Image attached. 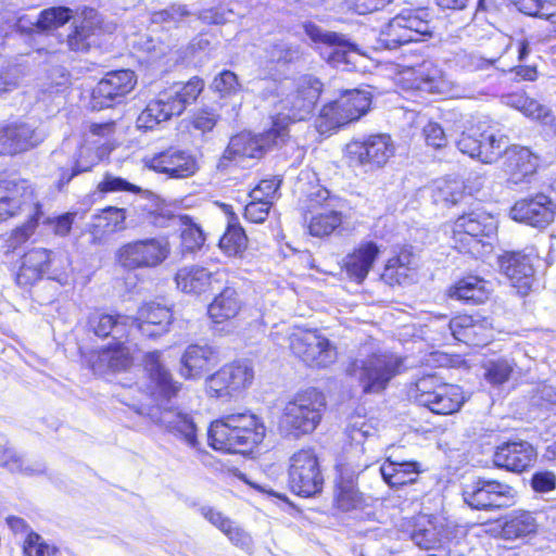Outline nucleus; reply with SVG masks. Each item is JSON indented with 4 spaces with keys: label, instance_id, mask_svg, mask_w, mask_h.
<instances>
[{
    "label": "nucleus",
    "instance_id": "1",
    "mask_svg": "<svg viewBox=\"0 0 556 556\" xmlns=\"http://www.w3.org/2000/svg\"><path fill=\"white\" fill-rule=\"evenodd\" d=\"M150 357L148 370L150 379L154 383L151 395L156 404L151 407L140 405L136 407V412L148 415L153 422L164 427L189 447L200 450L198 427L193 418L177 407L166 405L177 394L179 384L173 381L170 374L159 362V353H154Z\"/></svg>",
    "mask_w": 556,
    "mask_h": 556
},
{
    "label": "nucleus",
    "instance_id": "2",
    "mask_svg": "<svg viewBox=\"0 0 556 556\" xmlns=\"http://www.w3.org/2000/svg\"><path fill=\"white\" fill-rule=\"evenodd\" d=\"M265 433L266 427L256 415L236 413L213 421L207 438L215 450L243 454L258 445Z\"/></svg>",
    "mask_w": 556,
    "mask_h": 556
},
{
    "label": "nucleus",
    "instance_id": "3",
    "mask_svg": "<svg viewBox=\"0 0 556 556\" xmlns=\"http://www.w3.org/2000/svg\"><path fill=\"white\" fill-rule=\"evenodd\" d=\"M262 97L266 100L270 98H283L274 102L278 115L273 122H280L288 128L290 122L305 119L314 110L316 102L323 90L321 81L311 75L300 77L295 84V89L285 94V87L276 80H262Z\"/></svg>",
    "mask_w": 556,
    "mask_h": 556
},
{
    "label": "nucleus",
    "instance_id": "4",
    "mask_svg": "<svg viewBox=\"0 0 556 556\" xmlns=\"http://www.w3.org/2000/svg\"><path fill=\"white\" fill-rule=\"evenodd\" d=\"M204 83L198 77L188 83H176L161 91L151 100L137 117V127L143 130L153 129L159 124L180 115L190 103L194 102L202 92Z\"/></svg>",
    "mask_w": 556,
    "mask_h": 556
},
{
    "label": "nucleus",
    "instance_id": "5",
    "mask_svg": "<svg viewBox=\"0 0 556 556\" xmlns=\"http://www.w3.org/2000/svg\"><path fill=\"white\" fill-rule=\"evenodd\" d=\"M204 83L198 77L188 83H176L161 91L151 100L137 117V127L143 130L153 129L159 124L180 115L190 103L194 102L202 92Z\"/></svg>",
    "mask_w": 556,
    "mask_h": 556
},
{
    "label": "nucleus",
    "instance_id": "6",
    "mask_svg": "<svg viewBox=\"0 0 556 556\" xmlns=\"http://www.w3.org/2000/svg\"><path fill=\"white\" fill-rule=\"evenodd\" d=\"M204 83L198 77L188 83H176L161 91L151 100L137 117V127L143 130L153 129L159 124L180 115L190 103L194 102L202 92Z\"/></svg>",
    "mask_w": 556,
    "mask_h": 556
},
{
    "label": "nucleus",
    "instance_id": "7",
    "mask_svg": "<svg viewBox=\"0 0 556 556\" xmlns=\"http://www.w3.org/2000/svg\"><path fill=\"white\" fill-rule=\"evenodd\" d=\"M204 83L198 77L188 83H176L161 91L151 100L137 117V127L143 130L153 129L159 124L180 115L190 103L194 102L202 92Z\"/></svg>",
    "mask_w": 556,
    "mask_h": 556
},
{
    "label": "nucleus",
    "instance_id": "8",
    "mask_svg": "<svg viewBox=\"0 0 556 556\" xmlns=\"http://www.w3.org/2000/svg\"><path fill=\"white\" fill-rule=\"evenodd\" d=\"M204 83L198 77L188 83H176L161 91L151 100L137 117V127L143 130L153 129L159 124L180 115L190 103L194 102L202 92Z\"/></svg>",
    "mask_w": 556,
    "mask_h": 556
},
{
    "label": "nucleus",
    "instance_id": "9",
    "mask_svg": "<svg viewBox=\"0 0 556 556\" xmlns=\"http://www.w3.org/2000/svg\"><path fill=\"white\" fill-rule=\"evenodd\" d=\"M401 366L402 358L399 356L379 352L353 359L346 372L357 379L365 394H378L387 389Z\"/></svg>",
    "mask_w": 556,
    "mask_h": 556
},
{
    "label": "nucleus",
    "instance_id": "10",
    "mask_svg": "<svg viewBox=\"0 0 556 556\" xmlns=\"http://www.w3.org/2000/svg\"><path fill=\"white\" fill-rule=\"evenodd\" d=\"M496 225L491 215L471 212L459 216L453 225V242L462 253L481 257L492 250Z\"/></svg>",
    "mask_w": 556,
    "mask_h": 556
},
{
    "label": "nucleus",
    "instance_id": "11",
    "mask_svg": "<svg viewBox=\"0 0 556 556\" xmlns=\"http://www.w3.org/2000/svg\"><path fill=\"white\" fill-rule=\"evenodd\" d=\"M326 407L325 395L315 388L298 392L285 406L280 425L294 435L313 432Z\"/></svg>",
    "mask_w": 556,
    "mask_h": 556
},
{
    "label": "nucleus",
    "instance_id": "12",
    "mask_svg": "<svg viewBox=\"0 0 556 556\" xmlns=\"http://www.w3.org/2000/svg\"><path fill=\"white\" fill-rule=\"evenodd\" d=\"M421 10L405 9L388 21L379 33V42L386 49H396L408 42L432 38L434 27L425 18Z\"/></svg>",
    "mask_w": 556,
    "mask_h": 556
},
{
    "label": "nucleus",
    "instance_id": "13",
    "mask_svg": "<svg viewBox=\"0 0 556 556\" xmlns=\"http://www.w3.org/2000/svg\"><path fill=\"white\" fill-rule=\"evenodd\" d=\"M304 193L305 207L312 217L308 222V231L314 237H325L332 233L342 224L341 204L337 197L323 186L316 184Z\"/></svg>",
    "mask_w": 556,
    "mask_h": 556
},
{
    "label": "nucleus",
    "instance_id": "14",
    "mask_svg": "<svg viewBox=\"0 0 556 556\" xmlns=\"http://www.w3.org/2000/svg\"><path fill=\"white\" fill-rule=\"evenodd\" d=\"M371 99L368 92L346 90L337 100L325 105L316 119L320 134L328 132L357 121L368 111Z\"/></svg>",
    "mask_w": 556,
    "mask_h": 556
},
{
    "label": "nucleus",
    "instance_id": "15",
    "mask_svg": "<svg viewBox=\"0 0 556 556\" xmlns=\"http://www.w3.org/2000/svg\"><path fill=\"white\" fill-rule=\"evenodd\" d=\"M288 139L289 129L286 125L279 121L273 122V126L261 135L243 131L231 137L223 157L229 161L243 157L258 159L267 150L283 146Z\"/></svg>",
    "mask_w": 556,
    "mask_h": 556
},
{
    "label": "nucleus",
    "instance_id": "16",
    "mask_svg": "<svg viewBox=\"0 0 556 556\" xmlns=\"http://www.w3.org/2000/svg\"><path fill=\"white\" fill-rule=\"evenodd\" d=\"M410 392L417 403L439 415L456 413L465 402L458 386L440 383L434 376L418 379Z\"/></svg>",
    "mask_w": 556,
    "mask_h": 556
},
{
    "label": "nucleus",
    "instance_id": "17",
    "mask_svg": "<svg viewBox=\"0 0 556 556\" xmlns=\"http://www.w3.org/2000/svg\"><path fill=\"white\" fill-rule=\"evenodd\" d=\"M169 244L164 239L147 238L122 244L114 254L115 262L126 270L154 268L169 255Z\"/></svg>",
    "mask_w": 556,
    "mask_h": 556
},
{
    "label": "nucleus",
    "instance_id": "18",
    "mask_svg": "<svg viewBox=\"0 0 556 556\" xmlns=\"http://www.w3.org/2000/svg\"><path fill=\"white\" fill-rule=\"evenodd\" d=\"M289 486L298 495L311 497L321 492L324 476L313 450H300L290 458Z\"/></svg>",
    "mask_w": 556,
    "mask_h": 556
},
{
    "label": "nucleus",
    "instance_id": "19",
    "mask_svg": "<svg viewBox=\"0 0 556 556\" xmlns=\"http://www.w3.org/2000/svg\"><path fill=\"white\" fill-rule=\"evenodd\" d=\"M292 353L309 367L326 368L337 359L336 345L317 330H302L290 336Z\"/></svg>",
    "mask_w": 556,
    "mask_h": 556
},
{
    "label": "nucleus",
    "instance_id": "20",
    "mask_svg": "<svg viewBox=\"0 0 556 556\" xmlns=\"http://www.w3.org/2000/svg\"><path fill=\"white\" fill-rule=\"evenodd\" d=\"M39 202L30 184L13 176H0V222L18 211L39 213Z\"/></svg>",
    "mask_w": 556,
    "mask_h": 556
},
{
    "label": "nucleus",
    "instance_id": "21",
    "mask_svg": "<svg viewBox=\"0 0 556 556\" xmlns=\"http://www.w3.org/2000/svg\"><path fill=\"white\" fill-rule=\"evenodd\" d=\"M253 380L254 369L249 362H233L211 375L206 387L214 396H233L248 389Z\"/></svg>",
    "mask_w": 556,
    "mask_h": 556
},
{
    "label": "nucleus",
    "instance_id": "22",
    "mask_svg": "<svg viewBox=\"0 0 556 556\" xmlns=\"http://www.w3.org/2000/svg\"><path fill=\"white\" fill-rule=\"evenodd\" d=\"M345 152L351 162L380 168L394 155L395 147L389 135L377 134L351 141L346 144Z\"/></svg>",
    "mask_w": 556,
    "mask_h": 556
},
{
    "label": "nucleus",
    "instance_id": "23",
    "mask_svg": "<svg viewBox=\"0 0 556 556\" xmlns=\"http://www.w3.org/2000/svg\"><path fill=\"white\" fill-rule=\"evenodd\" d=\"M515 490L497 480L479 479L467 485L463 492L464 501L475 509H493L509 506L515 497Z\"/></svg>",
    "mask_w": 556,
    "mask_h": 556
},
{
    "label": "nucleus",
    "instance_id": "24",
    "mask_svg": "<svg viewBox=\"0 0 556 556\" xmlns=\"http://www.w3.org/2000/svg\"><path fill=\"white\" fill-rule=\"evenodd\" d=\"M132 71L122 70L108 73L92 91V108L101 110L110 108L129 93L136 85Z\"/></svg>",
    "mask_w": 556,
    "mask_h": 556
},
{
    "label": "nucleus",
    "instance_id": "25",
    "mask_svg": "<svg viewBox=\"0 0 556 556\" xmlns=\"http://www.w3.org/2000/svg\"><path fill=\"white\" fill-rule=\"evenodd\" d=\"M144 162L149 168L176 179L188 178L198 170L195 159L174 147L146 157Z\"/></svg>",
    "mask_w": 556,
    "mask_h": 556
},
{
    "label": "nucleus",
    "instance_id": "26",
    "mask_svg": "<svg viewBox=\"0 0 556 556\" xmlns=\"http://www.w3.org/2000/svg\"><path fill=\"white\" fill-rule=\"evenodd\" d=\"M555 214L556 205L549 197L543 193L521 199L510 210V215L515 220L541 228L549 225L554 220Z\"/></svg>",
    "mask_w": 556,
    "mask_h": 556
},
{
    "label": "nucleus",
    "instance_id": "27",
    "mask_svg": "<svg viewBox=\"0 0 556 556\" xmlns=\"http://www.w3.org/2000/svg\"><path fill=\"white\" fill-rule=\"evenodd\" d=\"M367 467V462H354L350 454L344 462L337 464V470L340 475L337 503L342 510L348 511L362 504L363 497L355 486L354 479Z\"/></svg>",
    "mask_w": 556,
    "mask_h": 556
},
{
    "label": "nucleus",
    "instance_id": "28",
    "mask_svg": "<svg viewBox=\"0 0 556 556\" xmlns=\"http://www.w3.org/2000/svg\"><path fill=\"white\" fill-rule=\"evenodd\" d=\"M448 328L455 340L467 345H485L493 337L492 324L486 318L459 315L450 320Z\"/></svg>",
    "mask_w": 556,
    "mask_h": 556
},
{
    "label": "nucleus",
    "instance_id": "29",
    "mask_svg": "<svg viewBox=\"0 0 556 556\" xmlns=\"http://www.w3.org/2000/svg\"><path fill=\"white\" fill-rule=\"evenodd\" d=\"M536 459V451L527 441L506 442L494 453V464L513 472L527 470Z\"/></svg>",
    "mask_w": 556,
    "mask_h": 556
},
{
    "label": "nucleus",
    "instance_id": "30",
    "mask_svg": "<svg viewBox=\"0 0 556 556\" xmlns=\"http://www.w3.org/2000/svg\"><path fill=\"white\" fill-rule=\"evenodd\" d=\"M223 276L219 270L212 273L205 267L191 265L179 268L175 281L181 292L200 295L211 291L214 283H222Z\"/></svg>",
    "mask_w": 556,
    "mask_h": 556
},
{
    "label": "nucleus",
    "instance_id": "31",
    "mask_svg": "<svg viewBox=\"0 0 556 556\" xmlns=\"http://www.w3.org/2000/svg\"><path fill=\"white\" fill-rule=\"evenodd\" d=\"M42 135L26 123L0 127V155H14L36 147Z\"/></svg>",
    "mask_w": 556,
    "mask_h": 556
},
{
    "label": "nucleus",
    "instance_id": "32",
    "mask_svg": "<svg viewBox=\"0 0 556 556\" xmlns=\"http://www.w3.org/2000/svg\"><path fill=\"white\" fill-rule=\"evenodd\" d=\"M501 271L520 294H527L533 282L534 269L530 258L520 252H506L498 257Z\"/></svg>",
    "mask_w": 556,
    "mask_h": 556
},
{
    "label": "nucleus",
    "instance_id": "33",
    "mask_svg": "<svg viewBox=\"0 0 556 556\" xmlns=\"http://www.w3.org/2000/svg\"><path fill=\"white\" fill-rule=\"evenodd\" d=\"M88 327L100 338L112 337L115 341L129 340L134 328V317L94 312L88 317Z\"/></svg>",
    "mask_w": 556,
    "mask_h": 556
},
{
    "label": "nucleus",
    "instance_id": "34",
    "mask_svg": "<svg viewBox=\"0 0 556 556\" xmlns=\"http://www.w3.org/2000/svg\"><path fill=\"white\" fill-rule=\"evenodd\" d=\"M172 312L166 306L150 302L142 304L134 318V327L148 338L167 332L172 323Z\"/></svg>",
    "mask_w": 556,
    "mask_h": 556
},
{
    "label": "nucleus",
    "instance_id": "35",
    "mask_svg": "<svg viewBox=\"0 0 556 556\" xmlns=\"http://www.w3.org/2000/svg\"><path fill=\"white\" fill-rule=\"evenodd\" d=\"M218 363L217 351L207 344H190L180 358V375L186 379H199Z\"/></svg>",
    "mask_w": 556,
    "mask_h": 556
},
{
    "label": "nucleus",
    "instance_id": "36",
    "mask_svg": "<svg viewBox=\"0 0 556 556\" xmlns=\"http://www.w3.org/2000/svg\"><path fill=\"white\" fill-rule=\"evenodd\" d=\"M304 30L314 42L328 45L332 49L328 56L330 63L337 65L352 62L350 56L356 51V47L343 35L324 30L314 23L304 24Z\"/></svg>",
    "mask_w": 556,
    "mask_h": 556
},
{
    "label": "nucleus",
    "instance_id": "37",
    "mask_svg": "<svg viewBox=\"0 0 556 556\" xmlns=\"http://www.w3.org/2000/svg\"><path fill=\"white\" fill-rule=\"evenodd\" d=\"M379 253L380 250L376 243L371 241L361 243L343 258L342 268L348 278L362 283L372 268Z\"/></svg>",
    "mask_w": 556,
    "mask_h": 556
},
{
    "label": "nucleus",
    "instance_id": "38",
    "mask_svg": "<svg viewBox=\"0 0 556 556\" xmlns=\"http://www.w3.org/2000/svg\"><path fill=\"white\" fill-rule=\"evenodd\" d=\"M128 340L116 341L105 349H102L96 359L92 361V370L96 374L103 375L108 371H121L131 365L129 349L126 346Z\"/></svg>",
    "mask_w": 556,
    "mask_h": 556
},
{
    "label": "nucleus",
    "instance_id": "39",
    "mask_svg": "<svg viewBox=\"0 0 556 556\" xmlns=\"http://www.w3.org/2000/svg\"><path fill=\"white\" fill-rule=\"evenodd\" d=\"M126 210L109 206L94 215L89 225V232L94 243H101L110 235L126 228Z\"/></svg>",
    "mask_w": 556,
    "mask_h": 556
},
{
    "label": "nucleus",
    "instance_id": "40",
    "mask_svg": "<svg viewBox=\"0 0 556 556\" xmlns=\"http://www.w3.org/2000/svg\"><path fill=\"white\" fill-rule=\"evenodd\" d=\"M51 263L50 251L43 248L29 250L22 257V264L16 275V281L21 286H30L39 280L47 271Z\"/></svg>",
    "mask_w": 556,
    "mask_h": 556
},
{
    "label": "nucleus",
    "instance_id": "41",
    "mask_svg": "<svg viewBox=\"0 0 556 556\" xmlns=\"http://www.w3.org/2000/svg\"><path fill=\"white\" fill-rule=\"evenodd\" d=\"M242 308V301L237 290L230 286L214 298L207 307L208 317L216 324L235 318Z\"/></svg>",
    "mask_w": 556,
    "mask_h": 556
},
{
    "label": "nucleus",
    "instance_id": "42",
    "mask_svg": "<svg viewBox=\"0 0 556 556\" xmlns=\"http://www.w3.org/2000/svg\"><path fill=\"white\" fill-rule=\"evenodd\" d=\"M448 295L460 301L480 304L490 295L489 282L478 276L469 275L458 280L450 289Z\"/></svg>",
    "mask_w": 556,
    "mask_h": 556
},
{
    "label": "nucleus",
    "instance_id": "43",
    "mask_svg": "<svg viewBox=\"0 0 556 556\" xmlns=\"http://www.w3.org/2000/svg\"><path fill=\"white\" fill-rule=\"evenodd\" d=\"M538 522L531 511L513 510L504 516L502 534L506 540H515L535 533Z\"/></svg>",
    "mask_w": 556,
    "mask_h": 556
},
{
    "label": "nucleus",
    "instance_id": "44",
    "mask_svg": "<svg viewBox=\"0 0 556 556\" xmlns=\"http://www.w3.org/2000/svg\"><path fill=\"white\" fill-rule=\"evenodd\" d=\"M417 88L451 98H466L464 90H459L452 81L447 80L437 67L426 68L420 72V81Z\"/></svg>",
    "mask_w": 556,
    "mask_h": 556
},
{
    "label": "nucleus",
    "instance_id": "45",
    "mask_svg": "<svg viewBox=\"0 0 556 556\" xmlns=\"http://www.w3.org/2000/svg\"><path fill=\"white\" fill-rule=\"evenodd\" d=\"M383 480L390 486H402L416 482L419 475V465L416 462H395L388 459L380 467Z\"/></svg>",
    "mask_w": 556,
    "mask_h": 556
},
{
    "label": "nucleus",
    "instance_id": "46",
    "mask_svg": "<svg viewBox=\"0 0 556 556\" xmlns=\"http://www.w3.org/2000/svg\"><path fill=\"white\" fill-rule=\"evenodd\" d=\"M509 181L521 182L526 177L535 173L538 157L528 148H516L507 152Z\"/></svg>",
    "mask_w": 556,
    "mask_h": 556
},
{
    "label": "nucleus",
    "instance_id": "47",
    "mask_svg": "<svg viewBox=\"0 0 556 556\" xmlns=\"http://www.w3.org/2000/svg\"><path fill=\"white\" fill-rule=\"evenodd\" d=\"M443 538V527L435 518L422 517L412 533L413 542L421 549L437 547Z\"/></svg>",
    "mask_w": 556,
    "mask_h": 556
},
{
    "label": "nucleus",
    "instance_id": "48",
    "mask_svg": "<svg viewBox=\"0 0 556 556\" xmlns=\"http://www.w3.org/2000/svg\"><path fill=\"white\" fill-rule=\"evenodd\" d=\"M510 106L522 112L526 116L541 122L544 125H553L555 116L549 109L525 94H511L508 97Z\"/></svg>",
    "mask_w": 556,
    "mask_h": 556
},
{
    "label": "nucleus",
    "instance_id": "49",
    "mask_svg": "<svg viewBox=\"0 0 556 556\" xmlns=\"http://www.w3.org/2000/svg\"><path fill=\"white\" fill-rule=\"evenodd\" d=\"M410 255L401 253L388 261L384 270L381 275L382 280L388 285H403L412 280L410 275Z\"/></svg>",
    "mask_w": 556,
    "mask_h": 556
},
{
    "label": "nucleus",
    "instance_id": "50",
    "mask_svg": "<svg viewBox=\"0 0 556 556\" xmlns=\"http://www.w3.org/2000/svg\"><path fill=\"white\" fill-rule=\"evenodd\" d=\"M201 514L213 526L223 531L230 541L241 545L247 543L249 539L247 533L235 527L233 522L229 518L225 517L220 511L214 510L212 507H202Z\"/></svg>",
    "mask_w": 556,
    "mask_h": 556
},
{
    "label": "nucleus",
    "instance_id": "51",
    "mask_svg": "<svg viewBox=\"0 0 556 556\" xmlns=\"http://www.w3.org/2000/svg\"><path fill=\"white\" fill-rule=\"evenodd\" d=\"M182 226L180 238L182 249L187 252H194L204 244L205 235L201 227L188 215L179 216Z\"/></svg>",
    "mask_w": 556,
    "mask_h": 556
},
{
    "label": "nucleus",
    "instance_id": "52",
    "mask_svg": "<svg viewBox=\"0 0 556 556\" xmlns=\"http://www.w3.org/2000/svg\"><path fill=\"white\" fill-rule=\"evenodd\" d=\"M481 137V154L480 160L483 163H492L497 160L504 152L507 154L508 139L505 136H496L494 134H480Z\"/></svg>",
    "mask_w": 556,
    "mask_h": 556
},
{
    "label": "nucleus",
    "instance_id": "53",
    "mask_svg": "<svg viewBox=\"0 0 556 556\" xmlns=\"http://www.w3.org/2000/svg\"><path fill=\"white\" fill-rule=\"evenodd\" d=\"M248 243V238L244 230L237 225L228 226L226 232L219 240L220 249L229 256H235L241 253Z\"/></svg>",
    "mask_w": 556,
    "mask_h": 556
},
{
    "label": "nucleus",
    "instance_id": "54",
    "mask_svg": "<svg viewBox=\"0 0 556 556\" xmlns=\"http://www.w3.org/2000/svg\"><path fill=\"white\" fill-rule=\"evenodd\" d=\"M465 198L464 186L460 181H442L433 192L435 203L455 205Z\"/></svg>",
    "mask_w": 556,
    "mask_h": 556
},
{
    "label": "nucleus",
    "instance_id": "55",
    "mask_svg": "<svg viewBox=\"0 0 556 556\" xmlns=\"http://www.w3.org/2000/svg\"><path fill=\"white\" fill-rule=\"evenodd\" d=\"M71 18V10L68 8L59 7L50 8L40 13L37 18L39 31L58 28Z\"/></svg>",
    "mask_w": 556,
    "mask_h": 556
},
{
    "label": "nucleus",
    "instance_id": "56",
    "mask_svg": "<svg viewBox=\"0 0 556 556\" xmlns=\"http://www.w3.org/2000/svg\"><path fill=\"white\" fill-rule=\"evenodd\" d=\"M27 214L29 219L22 227L16 228L7 240L8 248L11 251H14L18 245L26 242L34 233L41 211L39 210L38 214H36L35 211L27 212Z\"/></svg>",
    "mask_w": 556,
    "mask_h": 556
},
{
    "label": "nucleus",
    "instance_id": "57",
    "mask_svg": "<svg viewBox=\"0 0 556 556\" xmlns=\"http://www.w3.org/2000/svg\"><path fill=\"white\" fill-rule=\"evenodd\" d=\"M267 52L271 61L282 64L293 63L301 58L299 47L287 42L274 43L268 48Z\"/></svg>",
    "mask_w": 556,
    "mask_h": 556
},
{
    "label": "nucleus",
    "instance_id": "58",
    "mask_svg": "<svg viewBox=\"0 0 556 556\" xmlns=\"http://www.w3.org/2000/svg\"><path fill=\"white\" fill-rule=\"evenodd\" d=\"M281 181V178L278 176L261 180L260 184L250 192V198L256 201H266L271 205Z\"/></svg>",
    "mask_w": 556,
    "mask_h": 556
},
{
    "label": "nucleus",
    "instance_id": "59",
    "mask_svg": "<svg viewBox=\"0 0 556 556\" xmlns=\"http://www.w3.org/2000/svg\"><path fill=\"white\" fill-rule=\"evenodd\" d=\"M346 434L352 442L362 444L366 438L375 434V428L363 417L356 416L351 418L346 427Z\"/></svg>",
    "mask_w": 556,
    "mask_h": 556
},
{
    "label": "nucleus",
    "instance_id": "60",
    "mask_svg": "<svg viewBox=\"0 0 556 556\" xmlns=\"http://www.w3.org/2000/svg\"><path fill=\"white\" fill-rule=\"evenodd\" d=\"M54 552L55 547L48 545L43 539L35 532L28 533L23 545L25 556H50Z\"/></svg>",
    "mask_w": 556,
    "mask_h": 556
},
{
    "label": "nucleus",
    "instance_id": "61",
    "mask_svg": "<svg viewBox=\"0 0 556 556\" xmlns=\"http://www.w3.org/2000/svg\"><path fill=\"white\" fill-rule=\"evenodd\" d=\"M218 122V115L212 110H200L193 114L190 124L201 134L212 131Z\"/></svg>",
    "mask_w": 556,
    "mask_h": 556
},
{
    "label": "nucleus",
    "instance_id": "62",
    "mask_svg": "<svg viewBox=\"0 0 556 556\" xmlns=\"http://www.w3.org/2000/svg\"><path fill=\"white\" fill-rule=\"evenodd\" d=\"M98 189L101 192H114V191H129L139 192L141 189L128 182L127 180L106 174L103 180L98 185Z\"/></svg>",
    "mask_w": 556,
    "mask_h": 556
},
{
    "label": "nucleus",
    "instance_id": "63",
    "mask_svg": "<svg viewBox=\"0 0 556 556\" xmlns=\"http://www.w3.org/2000/svg\"><path fill=\"white\" fill-rule=\"evenodd\" d=\"M213 84L215 89L223 94L237 93L241 88L237 75L231 71L222 72L218 77L214 79Z\"/></svg>",
    "mask_w": 556,
    "mask_h": 556
},
{
    "label": "nucleus",
    "instance_id": "64",
    "mask_svg": "<svg viewBox=\"0 0 556 556\" xmlns=\"http://www.w3.org/2000/svg\"><path fill=\"white\" fill-rule=\"evenodd\" d=\"M513 372V366L507 361L492 363L486 372V379L495 384L506 382Z\"/></svg>",
    "mask_w": 556,
    "mask_h": 556
}]
</instances>
